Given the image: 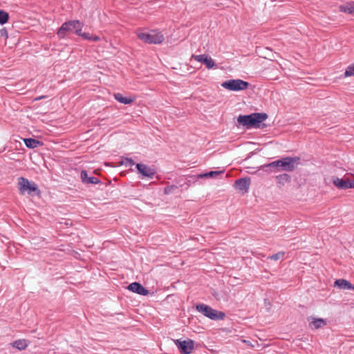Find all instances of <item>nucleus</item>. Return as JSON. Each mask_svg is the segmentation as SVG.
<instances>
[{
    "label": "nucleus",
    "instance_id": "obj_14",
    "mask_svg": "<svg viewBox=\"0 0 354 354\" xmlns=\"http://www.w3.org/2000/svg\"><path fill=\"white\" fill-rule=\"evenodd\" d=\"M260 169L266 172H279V166L278 160L270 163L263 165L260 167Z\"/></svg>",
    "mask_w": 354,
    "mask_h": 354
},
{
    "label": "nucleus",
    "instance_id": "obj_26",
    "mask_svg": "<svg viewBox=\"0 0 354 354\" xmlns=\"http://www.w3.org/2000/svg\"><path fill=\"white\" fill-rule=\"evenodd\" d=\"M283 256H284V252H279L278 253L271 255L270 257H269V259L274 260V261H277L279 259L282 258Z\"/></svg>",
    "mask_w": 354,
    "mask_h": 354
},
{
    "label": "nucleus",
    "instance_id": "obj_11",
    "mask_svg": "<svg viewBox=\"0 0 354 354\" xmlns=\"http://www.w3.org/2000/svg\"><path fill=\"white\" fill-rule=\"evenodd\" d=\"M127 288L129 290L140 295L145 296L149 294V290L138 282H133L130 283Z\"/></svg>",
    "mask_w": 354,
    "mask_h": 354
},
{
    "label": "nucleus",
    "instance_id": "obj_22",
    "mask_svg": "<svg viewBox=\"0 0 354 354\" xmlns=\"http://www.w3.org/2000/svg\"><path fill=\"white\" fill-rule=\"evenodd\" d=\"M29 195H39L41 192L38 188L37 184L34 182H31L29 186L27 187V191L26 192Z\"/></svg>",
    "mask_w": 354,
    "mask_h": 354
},
{
    "label": "nucleus",
    "instance_id": "obj_8",
    "mask_svg": "<svg viewBox=\"0 0 354 354\" xmlns=\"http://www.w3.org/2000/svg\"><path fill=\"white\" fill-rule=\"evenodd\" d=\"M250 178L249 177H245L237 179L234 184V187L236 189L242 192L243 194L248 192L250 185Z\"/></svg>",
    "mask_w": 354,
    "mask_h": 354
},
{
    "label": "nucleus",
    "instance_id": "obj_2",
    "mask_svg": "<svg viewBox=\"0 0 354 354\" xmlns=\"http://www.w3.org/2000/svg\"><path fill=\"white\" fill-rule=\"evenodd\" d=\"M196 308L198 312L212 320H223L225 317V313L213 309L204 304H197Z\"/></svg>",
    "mask_w": 354,
    "mask_h": 354
},
{
    "label": "nucleus",
    "instance_id": "obj_5",
    "mask_svg": "<svg viewBox=\"0 0 354 354\" xmlns=\"http://www.w3.org/2000/svg\"><path fill=\"white\" fill-rule=\"evenodd\" d=\"M221 86L229 91H239L247 89L249 83L240 79L229 80L223 82Z\"/></svg>",
    "mask_w": 354,
    "mask_h": 354
},
{
    "label": "nucleus",
    "instance_id": "obj_28",
    "mask_svg": "<svg viewBox=\"0 0 354 354\" xmlns=\"http://www.w3.org/2000/svg\"><path fill=\"white\" fill-rule=\"evenodd\" d=\"M224 173V171H210L207 172L208 178L215 177L221 174Z\"/></svg>",
    "mask_w": 354,
    "mask_h": 354
},
{
    "label": "nucleus",
    "instance_id": "obj_18",
    "mask_svg": "<svg viewBox=\"0 0 354 354\" xmlns=\"http://www.w3.org/2000/svg\"><path fill=\"white\" fill-rule=\"evenodd\" d=\"M275 180L278 185L281 187L283 186L287 183H290L291 180V177L289 174L284 173L277 176L275 177Z\"/></svg>",
    "mask_w": 354,
    "mask_h": 354
},
{
    "label": "nucleus",
    "instance_id": "obj_7",
    "mask_svg": "<svg viewBox=\"0 0 354 354\" xmlns=\"http://www.w3.org/2000/svg\"><path fill=\"white\" fill-rule=\"evenodd\" d=\"M80 26L79 20L68 21L64 22L57 31L59 38H64L68 32H71Z\"/></svg>",
    "mask_w": 354,
    "mask_h": 354
},
{
    "label": "nucleus",
    "instance_id": "obj_34",
    "mask_svg": "<svg viewBox=\"0 0 354 354\" xmlns=\"http://www.w3.org/2000/svg\"><path fill=\"white\" fill-rule=\"evenodd\" d=\"M197 177H198V178H208L207 172L203 173V174H200L198 175Z\"/></svg>",
    "mask_w": 354,
    "mask_h": 354
},
{
    "label": "nucleus",
    "instance_id": "obj_19",
    "mask_svg": "<svg viewBox=\"0 0 354 354\" xmlns=\"http://www.w3.org/2000/svg\"><path fill=\"white\" fill-rule=\"evenodd\" d=\"M24 142L25 145L29 149H35L43 145V143L39 140L34 138H24Z\"/></svg>",
    "mask_w": 354,
    "mask_h": 354
},
{
    "label": "nucleus",
    "instance_id": "obj_39",
    "mask_svg": "<svg viewBox=\"0 0 354 354\" xmlns=\"http://www.w3.org/2000/svg\"><path fill=\"white\" fill-rule=\"evenodd\" d=\"M214 297H216V295H217V293H215V294H213Z\"/></svg>",
    "mask_w": 354,
    "mask_h": 354
},
{
    "label": "nucleus",
    "instance_id": "obj_21",
    "mask_svg": "<svg viewBox=\"0 0 354 354\" xmlns=\"http://www.w3.org/2000/svg\"><path fill=\"white\" fill-rule=\"evenodd\" d=\"M28 345V344L26 339H18L12 343V346L19 351L26 349Z\"/></svg>",
    "mask_w": 354,
    "mask_h": 354
},
{
    "label": "nucleus",
    "instance_id": "obj_24",
    "mask_svg": "<svg viewBox=\"0 0 354 354\" xmlns=\"http://www.w3.org/2000/svg\"><path fill=\"white\" fill-rule=\"evenodd\" d=\"M178 189V186L176 185H168L167 187H165L164 189V193L165 194H173L175 192V191Z\"/></svg>",
    "mask_w": 354,
    "mask_h": 354
},
{
    "label": "nucleus",
    "instance_id": "obj_35",
    "mask_svg": "<svg viewBox=\"0 0 354 354\" xmlns=\"http://www.w3.org/2000/svg\"><path fill=\"white\" fill-rule=\"evenodd\" d=\"M127 161L129 162L130 166H132L135 164L134 161L131 158H127Z\"/></svg>",
    "mask_w": 354,
    "mask_h": 354
},
{
    "label": "nucleus",
    "instance_id": "obj_9",
    "mask_svg": "<svg viewBox=\"0 0 354 354\" xmlns=\"http://www.w3.org/2000/svg\"><path fill=\"white\" fill-rule=\"evenodd\" d=\"M333 183L337 188L341 189H347L351 188L348 174L347 176H345L342 178H339L338 177H333Z\"/></svg>",
    "mask_w": 354,
    "mask_h": 354
},
{
    "label": "nucleus",
    "instance_id": "obj_32",
    "mask_svg": "<svg viewBox=\"0 0 354 354\" xmlns=\"http://www.w3.org/2000/svg\"><path fill=\"white\" fill-rule=\"evenodd\" d=\"M91 35L89 33L84 32V33L82 34V38H83L84 39L90 40V39H91Z\"/></svg>",
    "mask_w": 354,
    "mask_h": 354
},
{
    "label": "nucleus",
    "instance_id": "obj_33",
    "mask_svg": "<svg viewBox=\"0 0 354 354\" xmlns=\"http://www.w3.org/2000/svg\"><path fill=\"white\" fill-rule=\"evenodd\" d=\"M100 40V37L97 35H91L90 41H97Z\"/></svg>",
    "mask_w": 354,
    "mask_h": 354
},
{
    "label": "nucleus",
    "instance_id": "obj_12",
    "mask_svg": "<svg viewBox=\"0 0 354 354\" xmlns=\"http://www.w3.org/2000/svg\"><path fill=\"white\" fill-rule=\"evenodd\" d=\"M192 57L197 62H201L205 64L208 69L212 68L214 65V61L207 55L203 54L198 55H193Z\"/></svg>",
    "mask_w": 354,
    "mask_h": 354
},
{
    "label": "nucleus",
    "instance_id": "obj_20",
    "mask_svg": "<svg viewBox=\"0 0 354 354\" xmlns=\"http://www.w3.org/2000/svg\"><path fill=\"white\" fill-rule=\"evenodd\" d=\"M115 99L124 104H129L133 102V98L124 97L122 94L118 93L114 94Z\"/></svg>",
    "mask_w": 354,
    "mask_h": 354
},
{
    "label": "nucleus",
    "instance_id": "obj_31",
    "mask_svg": "<svg viewBox=\"0 0 354 354\" xmlns=\"http://www.w3.org/2000/svg\"><path fill=\"white\" fill-rule=\"evenodd\" d=\"M0 34L1 36L4 37L6 39H7L8 37V32L6 28H2L1 30H0Z\"/></svg>",
    "mask_w": 354,
    "mask_h": 354
},
{
    "label": "nucleus",
    "instance_id": "obj_15",
    "mask_svg": "<svg viewBox=\"0 0 354 354\" xmlns=\"http://www.w3.org/2000/svg\"><path fill=\"white\" fill-rule=\"evenodd\" d=\"M335 286L342 290H354V285L344 279H337L335 281Z\"/></svg>",
    "mask_w": 354,
    "mask_h": 354
},
{
    "label": "nucleus",
    "instance_id": "obj_27",
    "mask_svg": "<svg viewBox=\"0 0 354 354\" xmlns=\"http://www.w3.org/2000/svg\"><path fill=\"white\" fill-rule=\"evenodd\" d=\"M351 7H352L351 3L346 6H341V11H343L344 12H347L349 14H353Z\"/></svg>",
    "mask_w": 354,
    "mask_h": 354
},
{
    "label": "nucleus",
    "instance_id": "obj_38",
    "mask_svg": "<svg viewBox=\"0 0 354 354\" xmlns=\"http://www.w3.org/2000/svg\"><path fill=\"white\" fill-rule=\"evenodd\" d=\"M214 297H216V295H217V293H215V294H213Z\"/></svg>",
    "mask_w": 354,
    "mask_h": 354
},
{
    "label": "nucleus",
    "instance_id": "obj_23",
    "mask_svg": "<svg viewBox=\"0 0 354 354\" xmlns=\"http://www.w3.org/2000/svg\"><path fill=\"white\" fill-rule=\"evenodd\" d=\"M9 19V15L7 12L0 10V24H6Z\"/></svg>",
    "mask_w": 354,
    "mask_h": 354
},
{
    "label": "nucleus",
    "instance_id": "obj_36",
    "mask_svg": "<svg viewBox=\"0 0 354 354\" xmlns=\"http://www.w3.org/2000/svg\"><path fill=\"white\" fill-rule=\"evenodd\" d=\"M351 6H352L351 9H352L353 12L354 14V1L351 2Z\"/></svg>",
    "mask_w": 354,
    "mask_h": 354
},
{
    "label": "nucleus",
    "instance_id": "obj_17",
    "mask_svg": "<svg viewBox=\"0 0 354 354\" xmlns=\"http://www.w3.org/2000/svg\"><path fill=\"white\" fill-rule=\"evenodd\" d=\"M312 321L309 323V326L311 328L319 329L325 325H326V322L322 318H314L312 317Z\"/></svg>",
    "mask_w": 354,
    "mask_h": 354
},
{
    "label": "nucleus",
    "instance_id": "obj_13",
    "mask_svg": "<svg viewBox=\"0 0 354 354\" xmlns=\"http://www.w3.org/2000/svg\"><path fill=\"white\" fill-rule=\"evenodd\" d=\"M80 177L82 183L84 184H98L100 183V180L94 176L89 177L86 170H82L80 174Z\"/></svg>",
    "mask_w": 354,
    "mask_h": 354
},
{
    "label": "nucleus",
    "instance_id": "obj_10",
    "mask_svg": "<svg viewBox=\"0 0 354 354\" xmlns=\"http://www.w3.org/2000/svg\"><path fill=\"white\" fill-rule=\"evenodd\" d=\"M136 168L138 172L145 177L152 178L156 174V171L153 169L148 167L145 164L138 163L136 164Z\"/></svg>",
    "mask_w": 354,
    "mask_h": 354
},
{
    "label": "nucleus",
    "instance_id": "obj_25",
    "mask_svg": "<svg viewBox=\"0 0 354 354\" xmlns=\"http://www.w3.org/2000/svg\"><path fill=\"white\" fill-rule=\"evenodd\" d=\"M352 75H354V66L353 65L349 66L346 69V71L344 73L345 77H349V76H352Z\"/></svg>",
    "mask_w": 354,
    "mask_h": 354
},
{
    "label": "nucleus",
    "instance_id": "obj_4",
    "mask_svg": "<svg viewBox=\"0 0 354 354\" xmlns=\"http://www.w3.org/2000/svg\"><path fill=\"white\" fill-rule=\"evenodd\" d=\"M138 37L147 44H160L165 39L163 35L156 30H151L149 32H140L138 34Z\"/></svg>",
    "mask_w": 354,
    "mask_h": 354
},
{
    "label": "nucleus",
    "instance_id": "obj_29",
    "mask_svg": "<svg viewBox=\"0 0 354 354\" xmlns=\"http://www.w3.org/2000/svg\"><path fill=\"white\" fill-rule=\"evenodd\" d=\"M83 27V24L80 21V26H78V28H75V32L77 35L82 37V34L84 32H82V28Z\"/></svg>",
    "mask_w": 354,
    "mask_h": 354
},
{
    "label": "nucleus",
    "instance_id": "obj_6",
    "mask_svg": "<svg viewBox=\"0 0 354 354\" xmlns=\"http://www.w3.org/2000/svg\"><path fill=\"white\" fill-rule=\"evenodd\" d=\"M174 343L181 354H190L194 348V342L192 339H176Z\"/></svg>",
    "mask_w": 354,
    "mask_h": 354
},
{
    "label": "nucleus",
    "instance_id": "obj_3",
    "mask_svg": "<svg viewBox=\"0 0 354 354\" xmlns=\"http://www.w3.org/2000/svg\"><path fill=\"white\" fill-rule=\"evenodd\" d=\"M299 157H290L287 156L278 160L279 166V172L284 171H293L297 166L300 164Z\"/></svg>",
    "mask_w": 354,
    "mask_h": 354
},
{
    "label": "nucleus",
    "instance_id": "obj_16",
    "mask_svg": "<svg viewBox=\"0 0 354 354\" xmlns=\"http://www.w3.org/2000/svg\"><path fill=\"white\" fill-rule=\"evenodd\" d=\"M30 183L31 182L24 177H19L18 178V189L21 194H24L26 193L27 187Z\"/></svg>",
    "mask_w": 354,
    "mask_h": 354
},
{
    "label": "nucleus",
    "instance_id": "obj_37",
    "mask_svg": "<svg viewBox=\"0 0 354 354\" xmlns=\"http://www.w3.org/2000/svg\"><path fill=\"white\" fill-rule=\"evenodd\" d=\"M43 98H44V96H40V97H37L36 100H41Z\"/></svg>",
    "mask_w": 354,
    "mask_h": 354
},
{
    "label": "nucleus",
    "instance_id": "obj_30",
    "mask_svg": "<svg viewBox=\"0 0 354 354\" xmlns=\"http://www.w3.org/2000/svg\"><path fill=\"white\" fill-rule=\"evenodd\" d=\"M349 182L351 184V188H354V174H348Z\"/></svg>",
    "mask_w": 354,
    "mask_h": 354
},
{
    "label": "nucleus",
    "instance_id": "obj_1",
    "mask_svg": "<svg viewBox=\"0 0 354 354\" xmlns=\"http://www.w3.org/2000/svg\"><path fill=\"white\" fill-rule=\"evenodd\" d=\"M268 118L265 113H253L250 115H241L237 122L247 128L260 127L261 123Z\"/></svg>",
    "mask_w": 354,
    "mask_h": 354
}]
</instances>
